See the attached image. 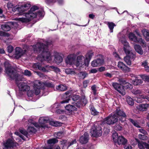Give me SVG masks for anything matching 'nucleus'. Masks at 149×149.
Listing matches in <instances>:
<instances>
[{"label": "nucleus", "mask_w": 149, "mask_h": 149, "mask_svg": "<svg viewBox=\"0 0 149 149\" xmlns=\"http://www.w3.org/2000/svg\"><path fill=\"white\" fill-rule=\"evenodd\" d=\"M31 5L29 3H24L22 5H19L15 8H13V11H17L18 12L17 13V15H23L25 17L17 18L16 19L23 22H29L31 19L36 17L37 16L42 17L43 15L42 11H39L38 13L36 12H29V13L25 14L23 13L24 11H26L30 7Z\"/></svg>", "instance_id": "obj_1"}, {"label": "nucleus", "mask_w": 149, "mask_h": 149, "mask_svg": "<svg viewBox=\"0 0 149 149\" xmlns=\"http://www.w3.org/2000/svg\"><path fill=\"white\" fill-rule=\"evenodd\" d=\"M6 73L9 77L12 79H15L16 84L19 90L22 91H26L30 89V87L24 82H19L22 81L23 78L16 72L15 69L12 67L8 61H6L4 63Z\"/></svg>", "instance_id": "obj_2"}, {"label": "nucleus", "mask_w": 149, "mask_h": 149, "mask_svg": "<svg viewBox=\"0 0 149 149\" xmlns=\"http://www.w3.org/2000/svg\"><path fill=\"white\" fill-rule=\"evenodd\" d=\"M47 45H43V43H38L36 45L31 46L34 52L37 53H40L42 52V54L39 55L37 58V59L41 61L44 60H47L48 61L52 59V56L50 52L48 51L47 49V45H49V44L47 42Z\"/></svg>", "instance_id": "obj_3"}, {"label": "nucleus", "mask_w": 149, "mask_h": 149, "mask_svg": "<svg viewBox=\"0 0 149 149\" xmlns=\"http://www.w3.org/2000/svg\"><path fill=\"white\" fill-rule=\"evenodd\" d=\"M121 33H120L118 35V36L120 38L119 41L121 42L124 45L123 49L125 53L129 56V58L132 61H133L136 57L135 55L133 53L130 52L131 49L129 46V43L126 41L125 36L123 35L120 38Z\"/></svg>", "instance_id": "obj_4"}, {"label": "nucleus", "mask_w": 149, "mask_h": 149, "mask_svg": "<svg viewBox=\"0 0 149 149\" xmlns=\"http://www.w3.org/2000/svg\"><path fill=\"white\" fill-rule=\"evenodd\" d=\"M89 64L85 57L82 55H79L77 57L75 61V65L77 67L84 68V66H88Z\"/></svg>", "instance_id": "obj_5"}, {"label": "nucleus", "mask_w": 149, "mask_h": 149, "mask_svg": "<svg viewBox=\"0 0 149 149\" xmlns=\"http://www.w3.org/2000/svg\"><path fill=\"white\" fill-rule=\"evenodd\" d=\"M113 140L115 143H117L120 145L121 144L125 145L127 142V140L122 136H118L116 132L112 134Z\"/></svg>", "instance_id": "obj_6"}, {"label": "nucleus", "mask_w": 149, "mask_h": 149, "mask_svg": "<svg viewBox=\"0 0 149 149\" xmlns=\"http://www.w3.org/2000/svg\"><path fill=\"white\" fill-rule=\"evenodd\" d=\"M102 131L100 126L95 124L92 127L91 129L90 133L93 137L100 136L102 135Z\"/></svg>", "instance_id": "obj_7"}, {"label": "nucleus", "mask_w": 149, "mask_h": 149, "mask_svg": "<svg viewBox=\"0 0 149 149\" xmlns=\"http://www.w3.org/2000/svg\"><path fill=\"white\" fill-rule=\"evenodd\" d=\"M33 91L35 94L38 95L40 92V89L43 88L45 84L39 80H35L33 82Z\"/></svg>", "instance_id": "obj_8"}, {"label": "nucleus", "mask_w": 149, "mask_h": 149, "mask_svg": "<svg viewBox=\"0 0 149 149\" xmlns=\"http://www.w3.org/2000/svg\"><path fill=\"white\" fill-rule=\"evenodd\" d=\"M80 52H78L76 54H71L68 56L65 59V63L67 65H75L76 58L77 55L79 54Z\"/></svg>", "instance_id": "obj_9"}, {"label": "nucleus", "mask_w": 149, "mask_h": 149, "mask_svg": "<svg viewBox=\"0 0 149 149\" xmlns=\"http://www.w3.org/2000/svg\"><path fill=\"white\" fill-rule=\"evenodd\" d=\"M118 120V119L115 114L113 116H109L105 118L103 122L104 123L108 125L114 124Z\"/></svg>", "instance_id": "obj_10"}, {"label": "nucleus", "mask_w": 149, "mask_h": 149, "mask_svg": "<svg viewBox=\"0 0 149 149\" xmlns=\"http://www.w3.org/2000/svg\"><path fill=\"white\" fill-rule=\"evenodd\" d=\"M114 114L116 115V116L118 118L121 122H123L126 120V116L123 111L120 109L119 108L116 109L115 113Z\"/></svg>", "instance_id": "obj_11"}, {"label": "nucleus", "mask_w": 149, "mask_h": 149, "mask_svg": "<svg viewBox=\"0 0 149 149\" xmlns=\"http://www.w3.org/2000/svg\"><path fill=\"white\" fill-rule=\"evenodd\" d=\"M114 88L122 95H124L125 94V92L123 86L117 83L114 82L112 84Z\"/></svg>", "instance_id": "obj_12"}, {"label": "nucleus", "mask_w": 149, "mask_h": 149, "mask_svg": "<svg viewBox=\"0 0 149 149\" xmlns=\"http://www.w3.org/2000/svg\"><path fill=\"white\" fill-rule=\"evenodd\" d=\"M104 61L103 58L101 57L96 59L93 60L91 63V65L93 67H96L100 66L104 63Z\"/></svg>", "instance_id": "obj_13"}, {"label": "nucleus", "mask_w": 149, "mask_h": 149, "mask_svg": "<svg viewBox=\"0 0 149 149\" xmlns=\"http://www.w3.org/2000/svg\"><path fill=\"white\" fill-rule=\"evenodd\" d=\"M26 52V49H22L19 47H17L15 49V57L17 58H19L25 54Z\"/></svg>", "instance_id": "obj_14"}, {"label": "nucleus", "mask_w": 149, "mask_h": 149, "mask_svg": "<svg viewBox=\"0 0 149 149\" xmlns=\"http://www.w3.org/2000/svg\"><path fill=\"white\" fill-rule=\"evenodd\" d=\"M17 145L16 143H15L10 139H8L6 142L4 144V145L6 148H13L15 146H16Z\"/></svg>", "instance_id": "obj_15"}, {"label": "nucleus", "mask_w": 149, "mask_h": 149, "mask_svg": "<svg viewBox=\"0 0 149 149\" xmlns=\"http://www.w3.org/2000/svg\"><path fill=\"white\" fill-rule=\"evenodd\" d=\"M75 106L79 107L80 106L79 104H77V103H75L74 105L68 104L65 107V109L67 111L71 112L76 111L77 110V108Z\"/></svg>", "instance_id": "obj_16"}, {"label": "nucleus", "mask_w": 149, "mask_h": 149, "mask_svg": "<svg viewBox=\"0 0 149 149\" xmlns=\"http://www.w3.org/2000/svg\"><path fill=\"white\" fill-rule=\"evenodd\" d=\"M88 135L86 132L84 133V135L81 136L79 139V141L81 144H85L87 143L88 140Z\"/></svg>", "instance_id": "obj_17"}, {"label": "nucleus", "mask_w": 149, "mask_h": 149, "mask_svg": "<svg viewBox=\"0 0 149 149\" xmlns=\"http://www.w3.org/2000/svg\"><path fill=\"white\" fill-rule=\"evenodd\" d=\"M50 120L49 118L48 117H41L39 118V122L41 127H45V126L44 125V124L47 123L48 121L49 122Z\"/></svg>", "instance_id": "obj_18"}, {"label": "nucleus", "mask_w": 149, "mask_h": 149, "mask_svg": "<svg viewBox=\"0 0 149 149\" xmlns=\"http://www.w3.org/2000/svg\"><path fill=\"white\" fill-rule=\"evenodd\" d=\"M118 68L125 72H128L130 71V68L127 66L122 62H118Z\"/></svg>", "instance_id": "obj_19"}, {"label": "nucleus", "mask_w": 149, "mask_h": 149, "mask_svg": "<svg viewBox=\"0 0 149 149\" xmlns=\"http://www.w3.org/2000/svg\"><path fill=\"white\" fill-rule=\"evenodd\" d=\"M11 24L13 25V22H11L3 24L1 26V28L4 31H9L11 29L10 25Z\"/></svg>", "instance_id": "obj_20"}, {"label": "nucleus", "mask_w": 149, "mask_h": 149, "mask_svg": "<svg viewBox=\"0 0 149 149\" xmlns=\"http://www.w3.org/2000/svg\"><path fill=\"white\" fill-rule=\"evenodd\" d=\"M93 55V51L91 50H89L88 51L85 55V58L86 61L88 62V64H89L90 60Z\"/></svg>", "instance_id": "obj_21"}, {"label": "nucleus", "mask_w": 149, "mask_h": 149, "mask_svg": "<svg viewBox=\"0 0 149 149\" xmlns=\"http://www.w3.org/2000/svg\"><path fill=\"white\" fill-rule=\"evenodd\" d=\"M33 67L34 68H38L39 70H41L44 72H48V70H47L45 68L41 67L40 64L38 63L34 64L33 65Z\"/></svg>", "instance_id": "obj_22"}, {"label": "nucleus", "mask_w": 149, "mask_h": 149, "mask_svg": "<svg viewBox=\"0 0 149 149\" xmlns=\"http://www.w3.org/2000/svg\"><path fill=\"white\" fill-rule=\"evenodd\" d=\"M54 61L57 64H58L62 62L63 59L59 54H56L55 56Z\"/></svg>", "instance_id": "obj_23"}, {"label": "nucleus", "mask_w": 149, "mask_h": 149, "mask_svg": "<svg viewBox=\"0 0 149 149\" xmlns=\"http://www.w3.org/2000/svg\"><path fill=\"white\" fill-rule=\"evenodd\" d=\"M142 33L147 41H149V31L144 29L141 31Z\"/></svg>", "instance_id": "obj_24"}, {"label": "nucleus", "mask_w": 149, "mask_h": 149, "mask_svg": "<svg viewBox=\"0 0 149 149\" xmlns=\"http://www.w3.org/2000/svg\"><path fill=\"white\" fill-rule=\"evenodd\" d=\"M134 48L136 51L141 55L143 54V52L141 46L139 45H136L134 46Z\"/></svg>", "instance_id": "obj_25"}, {"label": "nucleus", "mask_w": 149, "mask_h": 149, "mask_svg": "<svg viewBox=\"0 0 149 149\" xmlns=\"http://www.w3.org/2000/svg\"><path fill=\"white\" fill-rule=\"evenodd\" d=\"M56 89L58 91H64L67 89V86L64 85H60L56 87Z\"/></svg>", "instance_id": "obj_26"}, {"label": "nucleus", "mask_w": 149, "mask_h": 149, "mask_svg": "<svg viewBox=\"0 0 149 149\" xmlns=\"http://www.w3.org/2000/svg\"><path fill=\"white\" fill-rule=\"evenodd\" d=\"M45 67L48 68L49 70H52L57 73L60 72V70L58 68L53 66H49L46 65Z\"/></svg>", "instance_id": "obj_27"}, {"label": "nucleus", "mask_w": 149, "mask_h": 149, "mask_svg": "<svg viewBox=\"0 0 149 149\" xmlns=\"http://www.w3.org/2000/svg\"><path fill=\"white\" fill-rule=\"evenodd\" d=\"M65 72L67 74H70L71 75H74L77 74L74 70L73 69L70 68H67L65 70Z\"/></svg>", "instance_id": "obj_28"}, {"label": "nucleus", "mask_w": 149, "mask_h": 149, "mask_svg": "<svg viewBox=\"0 0 149 149\" xmlns=\"http://www.w3.org/2000/svg\"><path fill=\"white\" fill-rule=\"evenodd\" d=\"M128 37L129 39L131 41L134 42L137 41V37L132 33H129Z\"/></svg>", "instance_id": "obj_29"}, {"label": "nucleus", "mask_w": 149, "mask_h": 149, "mask_svg": "<svg viewBox=\"0 0 149 149\" xmlns=\"http://www.w3.org/2000/svg\"><path fill=\"white\" fill-rule=\"evenodd\" d=\"M126 101L129 105H133L134 104L133 100L129 96L127 97Z\"/></svg>", "instance_id": "obj_30"}, {"label": "nucleus", "mask_w": 149, "mask_h": 149, "mask_svg": "<svg viewBox=\"0 0 149 149\" xmlns=\"http://www.w3.org/2000/svg\"><path fill=\"white\" fill-rule=\"evenodd\" d=\"M107 24L110 29V32H113V29L114 28V27L116 26V25L113 22H108Z\"/></svg>", "instance_id": "obj_31"}, {"label": "nucleus", "mask_w": 149, "mask_h": 149, "mask_svg": "<svg viewBox=\"0 0 149 149\" xmlns=\"http://www.w3.org/2000/svg\"><path fill=\"white\" fill-rule=\"evenodd\" d=\"M132 82L134 85H137L142 84L143 82V81L140 79H137L134 80H133L132 81Z\"/></svg>", "instance_id": "obj_32"}, {"label": "nucleus", "mask_w": 149, "mask_h": 149, "mask_svg": "<svg viewBox=\"0 0 149 149\" xmlns=\"http://www.w3.org/2000/svg\"><path fill=\"white\" fill-rule=\"evenodd\" d=\"M124 60L125 62L127 63V64L128 65H130L131 64V61H132L131 60L130 58H129V56H127L124 57Z\"/></svg>", "instance_id": "obj_33"}, {"label": "nucleus", "mask_w": 149, "mask_h": 149, "mask_svg": "<svg viewBox=\"0 0 149 149\" xmlns=\"http://www.w3.org/2000/svg\"><path fill=\"white\" fill-rule=\"evenodd\" d=\"M142 66L144 67L146 71L149 72V67L148 65V63L146 61H143L142 63Z\"/></svg>", "instance_id": "obj_34"}, {"label": "nucleus", "mask_w": 149, "mask_h": 149, "mask_svg": "<svg viewBox=\"0 0 149 149\" xmlns=\"http://www.w3.org/2000/svg\"><path fill=\"white\" fill-rule=\"evenodd\" d=\"M58 140L55 138L50 139L47 141V143L49 144H55L58 142Z\"/></svg>", "instance_id": "obj_35"}, {"label": "nucleus", "mask_w": 149, "mask_h": 149, "mask_svg": "<svg viewBox=\"0 0 149 149\" xmlns=\"http://www.w3.org/2000/svg\"><path fill=\"white\" fill-rule=\"evenodd\" d=\"M142 96H144V95H139L138 97H136L135 98V100L138 102V103H141L142 102L143 100Z\"/></svg>", "instance_id": "obj_36"}, {"label": "nucleus", "mask_w": 149, "mask_h": 149, "mask_svg": "<svg viewBox=\"0 0 149 149\" xmlns=\"http://www.w3.org/2000/svg\"><path fill=\"white\" fill-rule=\"evenodd\" d=\"M144 142L138 141V145L140 149H145Z\"/></svg>", "instance_id": "obj_37"}, {"label": "nucleus", "mask_w": 149, "mask_h": 149, "mask_svg": "<svg viewBox=\"0 0 149 149\" xmlns=\"http://www.w3.org/2000/svg\"><path fill=\"white\" fill-rule=\"evenodd\" d=\"M129 120L133 124V125L134 126L137 127H140V126L139 125L138 123L136 121L134 120L131 119H129Z\"/></svg>", "instance_id": "obj_38"}, {"label": "nucleus", "mask_w": 149, "mask_h": 149, "mask_svg": "<svg viewBox=\"0 0 149 149\" xmlns=\"http://www.w3.org/2000/svg\"><path fill=\"white\" fill-rule=\"evenodd\" d=\"M129 120L133 124V125L134 126L137 127H140V126L139 125L138 123L136 121L134 120L131 119H129Z\"/></svg>", "instance_id": "obj_39"}, {"label": "nucleus", "mask_w": 149, "mask_h": 149, "mask_svg": "<svg viewBox=\"0 0 149 149\" xmlns=\"http://www.w3.org/2000/svg\"><path fill=\"white\" fill-rule=\"evenodd\" d=\"M135 42L139 43L141 45H146L145 41L141 38L139 39L137 38V41Z\"/></svg>", "instance_id": "obj_40"}, {"label": "nucleus", "mask_w": 149, "mask_h": 149, "mask_svg": "<svg viewBox=\"0 0 149 149\" xmlns=\"http://www.w3.org/2000/svg\"><path fill=\"white\" fill-rule=\"evenodd\" d=\"M49 123L50 125L54 126L57 127L60 125V123L58 122H55L53 121H50Z\"/></svg>", "instance_id": "obj_41"}, {"label": "nucleus", "mask_w": 149, "mask_h": 149, "mask_svg": "<svg viewBox=\"0 0 149 149\" xmlns=\"http://www.w3.org/2000/svg\"><path fill=\"white\" fill-rule=\"evenodd\" d=\"M28 131L30 132H35L36 131L35 129L33 127L30 126L28 127Z\"/></svg>", "instance_id": "obj_42"}, {"label": "nucleus", "mask_w": 149, "mask_h": 149, "mask_svg": "<svg viewBox=\"0 0 149 149\" xmlns=\"http://www.w3.org/2000/svg\"><path fill=\"white\" fill-rule=\"evenodd\" d=\"M38 9V8L37 6H34L31 8L30 11H29L27 13H24V12L25 11H24L23 12V13L25 14H26V13H29V12H33L35 11V10H37Z\"/></svg>", "instance_id": "obj_43"}, {"label": "nucleus", "mask_w": 149, "mask_h": 149, "mask_svg": "<svg viewBox=\"0 0 149 149\" xmlns=\"http://www.w3.org/2000/svg\"><path fill=\"white\" fill-rule=\"evenodd\" d=\"M91 114L94 115H97L98 113V112L93 107L91 108Z\"/></svg>", "instance_id": "obj_44"}, {"label": "nucleus", "mask_w": 149, "mask_h": 149, "mask_svg": "<svg viewBox=\"0 0 149 149\" xmlns=\"http://www.w3.org/2000/svg\"><path fill=\"white\" fill-rule=\"evenodd\" d=\"M132 92L133 93L135 94H139L142 93V91L140 90L134 89L132 90Z\"/></svg>", "instance_id": "obj_45"}, {"label": "nucleus", "mask_w": 149, "mask_h": 149, "mask_svg": "<svg viewBox=\"0 0 149 149\" xmlns=\"http://www.w3.org/2000/svg\"><path fill=\"white\" fill-rule=\"evenodd\" d=\"M86 74L85 72H80L79 74L80 78L82 79H84L86 77Z\"/></svg>", "instance_id": "obj_46"}, {"label": "nucleus", "mask_w": 149, "mask_h": 149, "mask_svg": "<svg viewBox=\"0 0 149 149\" xmlns=\"http://www.w3.org/2000/svg\"><path fill=\"white\" fill-rule=\"evenodd\" d=\"M115 129L118 130H121L122 129V127L121 125L117 124L115 126Z\"/></svg>", "instance_id": "obj_47"}, {"label": "nucleus", "mask_w": 149, "mask_h": 149, "mask_svg": "<svg viewBox=\"0 0 149 149\" xmlns=\"http://www.w3.org/2000/svg\"><path fill=\"white\" fill-rule=\"evenodd\" d=\"M79 98V96L78 95H74L72 96V99L74 101H76Z\"/></svg>", "instance_id": "obj_48"}, {"label": "nucleus", "mask_w": 149, "mask_h": 149, "mask_svg": "<svg viewBox=\"0 0 149 149\" xmlns=\"http://www.w3.org/2000/svg\"><path fill=\"white\" fill-rule=\"evenodd\" d=\"M20 132L25 136H26L27 134V132L23 129L21 128L19 129Z\"/></svg>", "instance_id": "obj_49"}, {"label": "nucleus", "mask_w": 149, "mask_h": 149, "mask_svg": "<svg viewBox=\"0 0 149 149\" xmlns=\"http://www.w3.org/2000/svg\"><path fill=\"white\" fill-rule=\"evenodd\" d=\"M24 74L28 76H30L31 75V73L30 71L28 70H25L24 71Z\"/></svg>", "instance_id": "obj_50"}, {"label": "nucleus", "mask_w": 149, "mask_h": 149, "mask_svg": "<svg viewBox=\"0 0 149 149\" xmlns=\"http://www.w3.org/2000/svg\"><path fill=\"white\" fill-rule=\"evenodd\" d=\"M0 36L8 37L9 34L7 33L4 32L0 31Z\"/></svg>", "instance_id": "obj_51"}, {"label": "nucleus", "mask_w": 149, "mask_h": 149, "mask_svg": "<svg viewBox=\"0 0 149 149\" xmlns=\"http://www.w3.org/2000/svg\"><path fill=\"white\" fill-rule=\"evenodd\" d=\"M125 84L124 86L126 88H132V86L131 84L128 83H125Z\"/></svg>", "instance_id": "obj_52"}, {"label": "nucleus", "mask_w": 149, "mask_h": 149, "mask_svg": "<svg viewBox=\"0 0 149 149\" xmlns=\"http://www.w3.org/2000/svg\"><path fill=\"white\" fill-rule=\"evenodd\" d=\"M145 134L142 135L141 134H139V138L142 140H144L146 139L147 137L145 135Z\"/></svg>", "instance_id": "obj_53"}, {"label": "nucleus", "mask_w": 149, "mask_h": 149, "mask_svg": "<svg viewBox=\"0 0 149 149\" xmlns=\"http://www.w3.org/2000/svg\"><path fill=\"white\" fill-rule=\"evenodd\" d=\"M8 52L10 53H11L13 50V47L12 46H9L7 47V48Z\"/></svg>", "instance_id": "obj_54"}, {"label": "nucleus", "mask_w": 149, "mask_h": 149, "mask_svg": "<svg viewBox=\"0 0 149 149\" xmlns=\"http://www.w3.org/2000/svg\"><path fill=\"white\" fill-rule=\"evenodd\" d=\"M91 89L93 91V94L94 95H95L96 94V86L94 85L92 86L91 87Z\"/></svg>", "instance_id": "obj_55"}, {"label": "nucleus", "mask_w": 149, "mask_h": 149, "mask_svg": "<svg viewBox=\"0 0 149 149\" xmlns=\"http://www.w3.org/2000/svg\"><path fill=\"white\" fill-rule=\"evenodd\" d=\"M46 86L49 87H53L54 85L52 83L50 82H48L46 83L45 84Z\"/></svg>", "instance_id": "obj_56"}, {"label": "nucleus", "mask_w": 149, "mask_h": 149, "mask_svg": "<svg viewBox=\"0 0 149 149\" xmlns=\"http://www.w3.org/2000/svg\"><path fill=\"white\" fill-rule=\"evenodd\" d=\"M56 1V0H46V3L48 4H50L52 3H54Z\"/></svg>", "instance_id": "obj_57"}, {"label": "nucleus", "mask_w": 149, "mask_h": 149, "mask_svg": "<svg viewBox=\"0 0 149 149\" xmlns=\"http://www.w3.org/2000/svg\"><path fill=\"white\" fill-rule=\"evenodd\" d=\"M15 134L19 136L23 140H24V136L22 135H20L19 132H15Z\"/></svg>", "instance_id": "obj_58"}, {"label": "nucleus", "mask_w": 149, "mask_h": 149, "mask_svg": "<svg viewBox=\"0 0 149 149\" xmlns=\"http://www.w3.org/2000/svg\"><path fill=\"white\" fill-rule=\"evenodd\" d=\"M14 6L12 3L11 2H8L7 4V7L8 8H13Z\"/></svg>", "instance_id": "obj_59"}, {"label": "nucleus", "mask_w": 149, "mask_h": 149, "mask_svg": "<svg viewBox=\"0 0 149 149\" xmlns=\"http://www.w3.org/2000/svg\"><path fill=\"white\" fill-rule=\"evenodd\" d=\"M104 75L106 77L111 78L112 74L109 72H107L104 74Z\"/></svg>", "instance_id": "obj_60"}, {"label": "nucleus", "mask_w": 149, "mask_h": 149, "mask_svg": "<svg viewBox=\"0 0 149 149\" xmlns=\"http://www.w3.org/2000/svg\"><path fill=\"white\" fill-rule=\"evenodd\" d=\"M139 132L143 134H146L147 133V132L144 130L142 129H139Z\"/></svg>", "instance_id": "obj_61"}, {"label": "nucleus", "mask_w": 149, "mask_h": 149, "mask_svg": "<svg viewBox=\"0 0 149 149\" xmlns=\"http://www.w3.org/2000/svg\"><path fill=\"white\" fill-rule=\"evenodd\" d=\"M118 81L120 83V84H124L125 83V81L123 80L122 79H120L118 80Z\"/></svg>", "instance_id": "obj_62"}, {"label": "nucleus", "mask_w": 149, "mask_h": 149, "mask_svg": "<svg viewBox=\"0 0 149 149\" xmlns=\"http://www.w3.org/2000/svg\"><path fill=\"white\" fill-rule=\"evenodd\" d=\"M113 55L115 57L117 58L118 59H120V58L119 56L116 52H114L113 53Z\"/></svg>", "instance_id": "obj_63"}, {"label": "nucleus", "mask_w": 149, "mask_h": 149, "mask_svg": "<svg viewBox=\"0 0 149 149\" xmlns=\"http://www.w3.org/2000/svg\"><path fill=\"white\" fill-rule=\"evenodd\" d=\"M132 146L129 145L125 146L124 147L125 149H132Z\"/></svg>", "instance_id": "obj_64"}]
</instances>
